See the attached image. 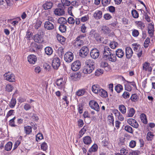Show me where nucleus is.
Masks as SVG:
<instances>
[{
	"instance_id": "nucleus-1",
	"label": "nucleus",
	"mask_w": 155,
	"mask_h": 155,
	"mask_svg": "<svg viewBox=\"0 0 155 155\" xmlns=\"http://www.w3.org/2000/svg\"><path fill=\"white\" fill-rule=\"evenodd\" d=\"M85 65L84 67L83 72L84 74H91L95 68V64L93 60L89 59L85 61Z\"/></svg>"
},
{
	"instance_id": "nucleus-2",
	"label": "nucleus",
	"mask_w": 155,
	"mask_h": 155,
	"mask_svg": "<svg viewBox=\"0 0 155 155\" xmlns=\"http://www.w3.org/2000/svg\"><path fill=\"white\" fill-rule=\"evenodd\" d=\"M65 7L61 3L58 5V8H56L54 11V14L57 15L62 16L65 14L64 9Z\"/></svg>"
},
{
	"instance_id": "nucleus-3",
	"label": "nucleus",
	"mask_w": 155,
	"mask_h": 155,
	"mask_svg": "<svg viewBox=\"0 0 155 155\" xmlns=\"http://www.w3.org/2000/svg\"><path fill=\"white\" fill-rule=\"evenodd\" d=\"M107 54H106L103 55V58L106 60L113 62L116 61L117 58L114 53Z\"/></svg>"
},
{
	"instance_id": "nucleus-4",
	"label": "nucleus",
	"mask_w": 155,
	"mask_h": 155,
	"mask_svg": "<svg viewBox=\"0 0 155 155\" xmlns=\"http://www.w3.org/2000/svg\"><path fill=\"white\" fill-rule=\"evenodd\" d=\"M60 60L58 57H54L52 61V66L55 70H58L60 65Z\"/></svg>"
},
{
	"instance_id": "nucleus-5",
	"label": "nucleus",
	"mask_w": 155,
	"mask_h": 155,
	"mask_svg": "<svg viewBox=\"0 0 155 155\" xmlns=\"http://www.w3.org/2000/svg\"><path fill=\"white\" fill-rule=\"evenodd\" d=\"M89 52L88 47L86 46H84L80 50L79 54L81 57L84 58L87 56Z\"/></svg>"
},
{
	"instance_id": "nucleus-6",
	"label": "nucleus",
	"mask_w": 155,
	"mask_h": 155,
	"mask_svg": "<svg viewBox=\"0 0 155 155\" xmlns=\"http://www.w3.org/2000/svg\"><path fill=\"white\" fill-rule=\"evenodd\" d=\"M64 58L66 62L70 63L74 59V54L71 52H67L64 55Z\"/></svg>"
},
{
	"instance_id": "nucleus-7",
	"label": "nucleus",
	"mask_w": 155,
	"mask_h": 155,
	"mask_svg": "<svg viewBox=\"0 0 155 155\" xmlns=\"http://www.w3.org/2000/svg\"><path fill=\"white\" fill-rule=\"evenodd\" d=\"M90 54L92 58L95 59L100 56V52L98 49L94 48L91 50Z\"/></svg>"
},
{
	"instance_id": "nucleus-8",
	"label": "nucleus",
	"mask_w": 155,
	"mask_h": 155,
	"mask_svg": "<svg viewBox=\"0 0 155 155\" xmlns=\"http://www.w3.org/2000/svg\"><path fill=\"white\" fill-rule=\"evenodd\" d=\"M5 79L9 82H12L15 81V76L12 73L10 74L9 73H6L4 75Z\"/></svg>"
},
{
	"instance_id": "nucleus-9",
	"label": "nucleus",
	"mask_w": 155,
	"mask_h": 155,
	"mask_svg": "<svg viewBox=\"0 0 155 155\" xmlns=\"http://www.w3.org/2000/svg\"><path fill=\"white\" fill-rule=\"evenodd\" d=\"M81 63L79 60H77L73 62L71 65V69L73 71H77L81 68Z\"/></svg>"
},
{
	"instance_id": "nucleus-10",
	"label": "nucleus",
	"mask_w": 155,
	"mask_h": 155,
	"mask_svg": "<svg viewBox=\"0 0 155 155\" xmlns=\"http://www.w3.org/2000/svg\"><path fill=\"white\" fill-rule=\"evenodd\" d=\"M89 105L91 109L97 111H99V106L96 101L93 100H91L89 103Z\"/></svg>"
},
{
	"instance_id": "nucleus-11",
	"label": "nucleus",
	"mask_w": 155,
	"mask_h": 155,
	"mask_svg": "<svg viewBox=\"0 0 155 155\" xmlns=\"http://www.w3.org/2000/svg\"><path fill=\"white\" fill-rule=\"evenodd\" d=\"M27 59L28 62L31 64H35L37 61V57L34 54L29 55Z\"/></svg>"
},
{
	"instance_id": "nucleus-12",
	"label": "nucleus",
	"mask_w": 155,
	"mask_h": 155,
	"mask_svg": "<svg viewBox=\"0 0 155 155\" xmlns=\"http://www.w3.org/2000/svg\"><path fill=\"white\" fill-rule=\"evenodd\" d=\"M34 41L38 43H41L44 41L43 35L37 34L34 36Z\"/></svg>"
},
{
	"instance_id": "nucleus-13",
	"label": "nucleus",
	"mask_w": 155,
	"mask_h": 155,
	"mask_svg": "<svg viewBox=\"0 0 155 155\" xmlns=\"http://www.w3.org/2000/svg\"><path fill=\"white\" fill-rule=\"evenodd\" d=\"M44 27L45 29L48 30H52L54 29V24L50 21V20L46 21L44 24Z\"/></svg>"
},
{
	"instance_id": "nucleus-14",
	"label": "nucleus",
	"mask_w": 155,
	"mask_h": 155,
	"mask_svg": "<svg viewBox=\"0 0 155 155\" xmlns=\"http://www.w3.org/2000/svg\"><path fill=\"white\" fill-rule=\"evenodd\" d=\"M125 54L127 59H129L131 58L133 56V52L130 47H127L125 48Z\"/></svg>"
},
{
	"instance_id": "nucleus-15",
	"label": "nucleus",
	"mask_w": 155,
	"mask_h": 155,
	"mask_svg": "<svg viewBox=\"0 0 155 155\" xmlns=\"http://www.w3.org/2000/svg\"><path fill=\"white\" fill-rule=\"evenodd\" d=\"M55 83L59 89H62L64 88V84L63 81V78H60L57 79Z\"/></svg>"
},
{
	"instance_id": "nucleus-16",
	"label": "nucleus",
	"mask_w": 155,
	"mask_h": 155,
	"mask_svg": "<svg viewBox=\"0 0 155 155\" xmlns=\"http://www.w3.org/2000/svg\"><path fill=\"white\" fill-rule=\"evenodd\" d=\"M83 142L84 143L88 146H89L92 142L91 138L89 136L84 137L83 138Z\"/></svg>"
},
{
	"instance_id": "nucleus-17",
	"label": "nucleus",
	"mask_w": 155,
	"mask_h": 155,
	"mask_svg": "<svg viewBox=\"0 0 155 155\" xmlns=\"http://www.w3.org/2000/svg\"><path fill=\"white\" fill-rule=\"evenodd\" d=\"M101 32L102 34L107 35L110 33V30L108 27L106 25L103 26L101 27Z\"/></svg>"
},
{
	"instance_id": "nucleus-18",
	"label": "nucleus",
	"mask_w": 155,
	"mask_h": 155,
	"mask_svg": "<svg viewBox=\"0 0 155 155\" xmlns=\"http://www.w3.org/2000/svg\"><path fill=\"white\" fill-rule=\"evenodd\" d=\"M53 6V3L50 1H46L43 5V7L45 10L51 9Z\"/></svg>"
},
{
	"instance_id": "nucleus-19",
	"label": "nucleus",
	"mask_w": 155,
	"mask_h": 155,
	"mask_svg": "<svg viewBox=\"0 0 155 155\" xmlns=\"http://www.w3.org/2000/svg\"><path fill=\"white\" fill-rule=\"evenodd\" d=\"M124 51L121 49L118 48L115 51L116 56L119 58H122L124 56Z\"/></svg>"
},
{
	"instance_id": "nucleus-20",
	"label": "nucleus",
	"mask_w": 155,
	"mask_h": 155,
	"mask_svg": "<svg viewBox=\"0 0 155 155\" xmlns=\"http://www.w3.org/2000/svg\"><path fill=\"white\" fill-rule=\"evenodd\" d=\"M102 12L100 10H97L95 11L93 15L94 18L97 20L100 19L102 17Z\"/></svg>"
},
{
	"instance_id": "nucleus-21",
	"label": "nucleus",
	"mask_w": 155,
	"mask_h": 155,
	"mask_svg": "<svg viewBox=\"0 0 155 155\" xmlns=\"http://www.w3.org/2000/svg\"><path fill=\"white\" fill-rule=\"evenodd\" d=\"M81 77L80 73H75L72 74L71 76V79L74 81H77Z\"/></svg>"
},
{
	"instance_id": "nucleus-22",
	"label": "nucleus",
	"mask_w": 155,
	"mask_h": 155,
	"mask_svg": "<svg viewBox=\"0 0 155 155\" xmlns=\"http://www.w3.org/2000/svg\"><path fill=\"white\" fill-rule=\"evenodd\" d=\"M101 97H103L106 98L108 96L107 92L101 88L99 90L98 93Z\"/></svg>"
},
{
	"instance_id": "nucleus-23",
	"label": "nucleus",
	"mask_w": 155,
	"mask_h": 155,
	"mask_svg": "<svg viewBox=\"0 0 155 155\" xmlns=\"http://www.w3.org/2000/svg\"><path fill=\"white\" fill-rule=\"evenodd\" d=\"M103 54H114V53L113 50H111L110 48L108 46H105L103 50Z\"/></svg>"
},
{
	"instance_id": "nucleus-24",
	"label": "nucleus",
	"mask_w": 155,
	"mask_h": 155,
	"mask_svg": "<svg viewBox=\"0 0 155 155\" xmlns=\"http://www.w3.org/2000/svg\"><path fill=\"white\" fill-rule=\"evenodd\" d=\"M135 110L133 108H131L128 110L127 116L128 117H132L134 114Z\"/></svg>"
},
{
	"instance_id": "nucleus-25",
	"label": "nucleus",
	"mask_w": 155,
	"mask_h": 155,
	"mask_svg": "<svg viewBox=\"0 0 155 155\" xmlns=\"http://www.w3.org/2000/svg\"><path fill=\"white\" fill-rule=\"evenodd\" d=\"M98 149V146L96 143L94 144L93 145L89 148L88 152L91 153L92 152H96Z\"/></svg>"
},
{
	"instance_id": "nucleus-26",
	"label": "nucleus",
	"mask_w": 155,
	"mask_h": 155,
	"mask_svg": "<svg viewBox=\"0 0 155 155\" xmlns=\"http://www.w3.org/2000/svg\"><path fill=\"white\" fill-rule=\"evenodd\" d=\"M45 50L46 54L48 55H51L52 54L53 52L52 48L49 46L46 47L45 48Z\"/></svg>"
},
{
	"instance_id": "nucleus-27",
	"label": "nucleus",
	"mask_w": 155,
	"mask_h": 155,
	"mask_svg": "<svg viewBox=\"0 0 155 155\" xmlns=\"http://www.w3.org/2000/svg\"><path fill=\"white\" fill-rule=\"evenodd\" d=\"M140 118L141 121L144 124H147L148 121L146 115L144 113H142L140 115Z\"/></svg>"
},
{
	"instance_id": "nucleus-28",
	"label": "nucleus",
	"mask_w": 155,
	"mask_h": 155,
	"mask_svg": "<svg viewBox=\"0 0 155 155\" xmlns=\"http://www.w3.org/2000/svg\"><path fill=\"white\" fill-rule=\"evenodd\" d=\"M31 47H33L37 50H40L42 48V45L41 44H38L35 42L31 43Z\"/></svg>"
},
{
	"instance_id": "nucleus-29",
	"label": "nucleus",
	"mask_w": 155,
	"mask_h": 155,
	"mask_svg": "<svg viewBox=\"0 0 155 155\" xmlns=\"http://www.w3.org/2000/svg\"><path fill=\"white\" fill-rule=\"evenodd\" d=\"M99 86L97 84H94L92 86V91L95 94H98L99 89H101L99 88Z\"/></svg>"
},
{
	"instance_id": "nucleus-30",
	"label": "nucleus",
	"mask_w": 155,
	"mask_h": 155,
	"mask_svg": "<svg viewBox=\"0 0 155 155\" xmlns=\"http://www.w3.org/2000/svg\"><path fill=\"white\" fill-rule=\"evenodd\" d=\"M12 142L9 141L5 144V150L6 151H9L12 148Z\"/></svg>"
},
{
	"instance_id": "nucleus-31",
	"label": "nucleus",
	"mask_w": 155,
	"mask_h": 155,
	"mask_svg": "<svg viewBox=\"0 0 155 155\" xmlns=\"http://www.w3.org/2000/svg\"><path fill=\"white\" fill-rule=\"evenodd\" d=\"M57 40L59 41L61 44H64L66 40L65 38L59 34H57Z\"/></svg>"
},
{
	"instance_id": "nucleus-32",
	"label": "nucleus",
	"mask_w": 155,
	"mask_h": 155,
	"mask_svg": "<svg viewBox=\"0 0 155 155\" xmlns=\"http://www.w3.org/2000/svg\"><path fill=\"white\" fill-rule=\"evenodd\" d=\"M58 23L60 25H64L67 24V20L65 18L61 17L58 19Z\"/></svg>"
},
{
	"instance_id": "nucleus-33",
	"label": "nucleus",
	"mask_w": 155,
	"mask_h": 155,
	"mask_svg": "<svg viewBox=\"0 0 155 155\" xmlns=\"http://www.w3.org/2000/svg\"><path fill=\"white\" fill-rule=\"evenodd\" d=\"M86 91L84 89H81L78 90L76 93V94L78 96H81L84 95Z\"/></svg>"
},
{
	"instance_id": "nucleus-34",
	"label": "nucleus",
	"mask_w": 155,
	"mask_h": 155,
	"mask_svg": "<svg viewBox=\"0 0 155 155\" xmlns=\"http://www.w3.org/2000/svg\"><path fill=\"white\" fill-rule=\"evenodd\" d=\"M24 130L25 133L29 135L32 132V128L30 126H27L24 127Z\"/></svg>"
},
{
	"instance_id": "nucleus-35",
	"label": "nucleus",
	"mask_w": 155,
	"mask_h": 155,
	"mask_svg": "<svg viewBox=\"0 0 155 155\" xmlns=\"http://www.w3.org/2000/svg\"><path fill=\"white\" fill-rule=\"evenodd\" d=\"M125 130L127 132L133 134L134 130L129 125H127L125 126L124 127Z\"/></svg>"
},
{
	"instance_id": "nucleus-36",
	"label": "nucleus",
	"mask_w": 155,
	"mask_h": 155,
	"mask_svg": "<svg viewBox=\"0 0 155 155\" xmlns=\"http://www.w3.org/2000/svg\"><path fill=\"white\" fill-rule=\"evenodd\" d=\"M123 89L122 86L120 84H117L115 87V90L117 93H120Z\"/></svg>"
},
{
	"instance_id": "nucleus-37",
	"label": "nucleus",
	"mask_w": 155,
	"mask_h": 155,
	"mask_svg": "<svg viewBox=\"0 0 155 155\" xmlns=\"http://www.w3.org/2000/svg\"><path fill=\"white\" fill-rule=\"evenodd\" d=\"M132 45L133 46V48L134 50L137 52V50L138 49L139 50H140L141 48V46L140 45L137 43H134L132 44Z\"/></svg>"
},
{
	"instance_id": "nucleus-38",
	"label": "nucleus",
	"mask_w": 155,
	"mask_h": 155,
	"mask_svg": "<svg viewBox=\"0 0 155 155\" xmlns=\"http://www.w3.org/2000/svg\"><path fill=\"white\" fill-rule=\"evenodd\" d=\"M130 99L132 101L135 102L138 100V98L136 94H133L132 95Z\"/></svg>"
},
{
	"instance_id": "nucleus-39",
	"label": "nucleus",
	"mask_w": 155,
	"mask_h": 155,
	"mask_svg": "<svg viewBox=\"0 0 155 155\" xmlns=\"http://www.w3.org/2000/svg\"><path fill=\"white\" fill-rule=\"evenodd\" d=\"M119 109L120 111L123 114H124L126 113V108L124 105L123 104L120 105L119 107Z\"/></svg>"
},
{
	"instance_id": "nucleus-40",
	"label": "nucleus",
	"mask_w": 155,
	"mask_h": 155,
	"mask_svg": "<svg viewBox=\"0 0 155 155\" xmlns=\"http://www.w3.org/2000/svg\"><path fill=\"white\" fill-rule=\"evenodd\" d=\"M16 103V100L15 98H13L11 99V101L10 102L9 106L11 108H13Z\"/></svg>"
},
{
	"instance_id": "nucleus-41",
	"label": "nucleus",
	"mask_w": 155,
	"mask_h": 155,
	"mask_svg": "<svg viewBox=\"0 0 155 155\" xmlns=\"http://www.w3.org/2000/svg\"><path fill=\"white\" fill-rule=\"evenodd\" d=\"M58 28L60 31L62 33L65 32L66 31V26L65 25H60Z\"/></svg>"
},
{
	"instance_id": "nucleus-42",
	"label": "nucleus",
	"mask_w": 155,
	"mask_h": 155,
	"mask_svg": "<svg viewBox=\"0 0 155 155\" xmlns=\"http://www.w3.org/2000/svg\"><path fill=\"white\" fill-rule=\"evenodd\" d=\"M154 135L153 133L149 132H148L147 135V139L148 140H151Z\"/></svg>"
},
{
	"instance_id": "nucleus-43",
	"label": "nucleus",
	"mask_w": 155,
	"mask_h": 155,
	"mask_svg": "<svg viewBox=\"0 0 155 155\" xmlns=\"http://www.w3.org/2000/svg\"><path fill=\"white\" fill-rule=\"evenodd\" d=\"M84 105L82 104H79L78 105V110L80 114H81L83 113V110Z\"/></svg>"
},
{
	"instance_id": "nucleus-44",
	"label": "nucleus",
	"mask_w": 155,
	"mask_h": 155,
	"mask_svg": "<svg viewBox=\"0 0 155 155\" xmlns=\"http://www.w3.org/2000/svg\"><path fill=\"white\" fill-rule=\"evenodd\" d=\"M48 145L45 142L42 143L41 145V150L43 151H46L48 149Z\"/></svg>"
},
{
	"instance_id": "nucleus-45",
	"label": "nucleus",
	"mask_w": 155,
	"mask_h": 155,
	"mask_svg": "<svg viewBox=\"0 0 155 155\" xmlns=\"http://www.w3.org/2000/svg\"><path fill=\"white\" fill-rule=\"evenodd\" d=\"M131 14L133 17L135 18L139 17V14L137 12L135 9H133L131 11Z\"/></svg>"
},
{
	"instance_id": "nucleus-46",
	"label": "nucleus",
	"mask_w": 155,
	"mask_h": 155,
	"mask_svg": "<svg viewBox=\"0 0 155 155\" xmlns=\"http://www.w3.org/2000/svg\"><path fill=\"white\" fill-rule=\"evenodd\" d=\"M42 22L40 20H37L35 23L34 27L35 29H38L41 26Z\"/></svg>"
},
{
	"instance_id": "nucleus-47",
	"label": "nucleus",
	"mask_w": 155,
	"mask_h": 155,
	"mask_svg": "<svg viewBox=\"0 0 155 155\" xmlns=\"http://www.w3.org/2000/svg\"><path fill=\"white\" fill-rule=\"evenodd\" d=\"M58 52L59 57H62L64 54V48L62 47H59L58 50Z\"/></svg>"
},
{
	"instance_id": "nucleus-48",
	"label": "nucleus",
	"mask_w": 155,
	"mask_h": 155,
	"mask_svg": "<svg viewBox=\"0 0 155 155\" xmlns=\"http://www.w3.org/2000/svg\"><path fill=\"white\" fill-rule=\"evenodd\" d=\"M44 138L43 135L41 133H38L36 137V140L38 142V140H41Z\"/></svg>"
},
{
	"instance_id": "nucleus-49",
	"label": "nucleus",
	"mask_w": 155,
	"mask_h": 155,
	"mask_svg": "<svg viewBox=\"0 0 155 155\" xmlns=\"http://www.w3.org/2000/svg\"><path fill=\"white\" fill-rule=\"evenodd\" d=\"M62 5H64V6H69L71 4L70 1L68 0H61Z\"/></svg>"
},
{
	"instance_id": "nucleus-50",
	"label": "nucleus",
	"mask_w": 155,
	"mask_h": 155,
	"mask_svg": "<svg viewBox=\"0 0 155 155\" xmlns=\"http://www.w3.org/2000/svg\"><path fill=\"white\" fill-rule=\"evenodd\" d=\"M75 41L78 47H81L84 44V42L83 40L79 39L78 40H77V38H76Z\"/></svg>"
},
{
	"instance_id": "nucleus-51",
	"label": "nucleus",
	"mask_w": 155,
	"mask_h": 155,
	"mask_svg": "<svg viewBox=\"0 0 155 155\" xmlns=\"http://www.w3.org/2000/svg\"><path fill=\"white\" fill-rule=\"evenodd\" d=\"M107 118L110 124H111L114 126V120L113 116L112 115H109Z\"/></svg>"
},
{
	"instance_id": "nucleus-52",
	"label": "nucleus",
	"mask_w": 155,
	"mask_h": 155,
	"mask_svg": "<svg viewBox=\"0 0 155 155\" xmlns=\"http://www.w3.org/2000/svg\"><path fill=\"white\" fill-rule=\"evenodd\" d=\"M150 63L148 62H146L143 64V69L146 71H147L148 68L150 67Z\"/></svg>"
},
{
	"instance_id": "nucleus-53",
	"label": "nucleus",
	"mask_w": 155,
	"mask_h": 155,
	"mask_svg": "<svg viewBox=\"0 0 155 155\" xmlns=\"http://www.w3.org/2000/svg\"><path fill=\"white\" fill-rule=\"evenodd\" d=\"M13 89V87L11 84H7L6 86V90L8 92H10L12 91Z\"/></svg>"
},
{
	"instance_id": "nucleus-54",
	"label": "nucleus",
	"mask_w": 155,
	"mask_h": 155,
	"mask_svg": "<svg viewBox=\"0 0 155 155\" xmlns=\"http://www.w3.org/2000/svg\"><path fill=\"white\" fill-rule=\"evenodd\" d=\"M67 22L70 24H74L75 23L74 19L72 17H70L68 19L67 21Z\"/></svg>"
},
{
	"instance_id": "nucleus-55",
	"label": "nucleus",
	"mask_w": 155,
	"mask_h": 155,
	"mask_svg": "<svg viewBox=\"0 0 155 155\" xmlns=\"http://www.w3.org/2000/svg\"><path fill=\"white\" fill-rule=\"evenodd\" d=\"M139 33L138 30L134 29L132 32L133 36L135 37H137L139 35Z\"/></svg>"
},
{
	"instance_id": "nucleus-56",
	"label": "nucleus",
	"mask_w": 155,
	"mask_h": 155,
	"mask_svg": "<svg viewBox=\"0 0 155 155\" xmlns=\"http://www.w3.org/2000/svg\"><path fill=\"white\" fill-rule=\"evenodd\" d=\"M132 89V87L129 84H125V90L128 91H131Z\"/></svg>"
},
{
	"instance_id": "nucleus-57",
	"label": "nucleus",
	"mask_w": 155,
	"mask_h": 155,
	"mask_svg": "<svg viewBox=\"0 0 155 155\" xmlns=\"http://www.w3.org/2000/svg\"><path fill=\"white\" fill-rule=\"evenodd\" d=\"M111 2V0H101V2L103 5L106 6L109 4Z\"/></svg>"
},
{
	"instance_id": "nucleus-58",
	"label": "nucleus",
	"mask_w": 155,
	"mask_h": 155,
	"mask_svg": "<svg viewBox=\"0 0 155 155\" xmlns=\"http://www.w3.org/2000/svg\"><path fill=\"white\" fill-rule=\"evenodd\" d=\"M107 10H108L110 12L113 13L115 12V8L114 6L111 5L108 7Z\"/></svg>"
},
{
	"instance_id": "nucleus-59",
	"label": "nucleus",
	"mask_w": 155,
	"mask_h": 155,
	"mask_svg": "<svg viewBox=\"0 0 155 155\" xmlns=\"http://www.w3.org/2000/svg\"><path fill=\"white\" fill-rule=\"evenodd\" d=\"M147 30H154V24L153 22L148 24L147 26Z\"/></svg>"
},
{
	"instance_id": "nucleus-60",
	"label": "nucleus",
	"mask_w": 155,
	"mask_h": 155,
	"mask_svg": "<svg viewBox=\"0 0 155 155\" xmlns=\"http://www.w3.org/2000/svg\"><path fill=\"white\" fill-rule=\"evenodd\" d=\"M144 18L146 21L148 22H150L151 21L150 17L148 16L147 12H144Z\"/></svg>"
},
{
	"instance_id": "nucleus-61",
	"label": "nucleus",
	"mask_w": 155,
	"mask_h": 155,
	"mask_svg": "<svg viewBox=\"0 0 155 155\" xmlns=\"http://www.w3.org/2000/svg\"><path fill=\"white\" fill-rule=\"evenodd\" d=\"M104 18L105 20H109L112 18V17L110 14L107 13L104 15Z\"/></svg>"
},
{
	"instance_id": "nucleus-62",
	"label": "nucleus",
	"mask_w": 155,
	"mask_h": 155,
	"mask_svg": "<svg viewBox=\"0 0 155 155\" xmlns=\"http://www.w3.org/2000/svg\"><path fill=\"white\" fill-rule=\"evenodd\" d=\"M77 123L79 128L82 127L84 124L83 120L81 119H79L78 120Z\"/></svg>"
},
{
	"instance_id": "nucleus-63",
	"label": "nucleus",
	"mask_w": 155,
	"mask_h": 155,
	"mask_svg": "<svg viewBox=\"0 0 155 155\" xmlns=\"http://www.w3.org/2000/svg\"><path fill=\"white\" fill-rule=\"evenodd\" d=\"M73 8V7L72 6H71L70 7H68V14L69 15H70L72 17H74V16L72 12V10Z\"/></svg>"
},
{
	"instance_id": "nucleus-64",
	"label": "nucleus",
	"mask_w": 155,
	"mask_h": 155,
	"mask_svg": "<svg viewBox=\"0 0 155 155\" xmlns=\"http://www.w3.org/2000/svg\"><path fill=\"white\" fill-rule=\"evenodd\" d=\"M136 145V142L134 140H131L129 143V147L131 148L134 147Z\"/></svg>"
}]
</instances>
